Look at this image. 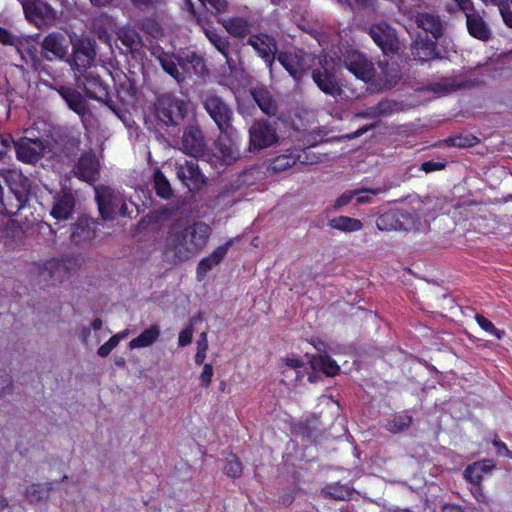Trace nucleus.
Here are the masks:
<instances>
[{
    "instance_id": "nucleus-1",
    "label": "nucleus",
    "mask_w": 512,
    "mask_h": 512,
    "mask_svg": "<svg viewBox=\"0 0 512 512\" xmlns=\"http://www.w3.org/2000/svg\"><path fill=\"white\" fill-rule=\"evenodd\" d=\"M212 228L204 221L173 224L167 233L163 256L172 265L198 255L208 244Z\"/></svg>"
},
{
    "instance_id": "nucleus-2",
    "label": "nucleus",
    "mask_w": 512,
    "mask_h": 512,
    "mask_svg": "<svg viewBox=\"0 0 512 512\" xmlns=\"http://www.w3.org/2000/svg\"><path fill=\"white\" fill-rule=\"evenodd\" d=\"M200 102L221 135L231 138L237 134L233 126L234 112L229 102L214 91H204Z\"/></svg>"
},
{
    "instance_id": "nucleus-3",
    "label": "nucleus",
    "mask_w": 512,
    "mask_h": 512,
    "mask_svg": "<svg viewBox=\"0 0 512 512\" xmlns=\"http://www.w3.org/2000/svg\"><path fill=\"white\" fill-rule=\"evenodd\" d=\"M72 51L66 62L74 73V80L80 82L82 75L94 64L97 56L96 41L87 36L77 37L71 41Z\"/></svg>"
},
{
    "instance_id": "nucleus-4",
    "label": "nucleus",
    "mask_w": 512,
    "mask_h": 512,
    "mask_svg": "<svg viewBox=\"0 0 512 512\" xmlns=\"http://www.w3.org/2000/svg\"><path fill=\"white\" fill-rule=\"evenodd\" d=\"M476 68H462L454 71L449 77L441 78L439 81L429 84L425 90L435 93L437 96H444L458 90H467L478 87L482 79L476 75Z\"/></svg>"
},
{
    "instance_id": "nucleus-5",
    "label": "nucleus",
    "mask_w": 512,
    "mask_h": 512,
    "mask_svg": "<svg viewBox=\"0 0 512 512\" xmlns=\"http://www.w3.org/2000/svg\"><path fill=\"white\" fill-rule=\"evenodd\" d=\"M94 190L99 212L104 220H112L116 215H129L125 198L119 191L107 185L95 186Z\"/></svg>"
},
{
    "instance_id": "nucleus-6",
    "label": "nucleus",
    "mask_w": 512,
    "mask_h": 512,
    "mask_svg": "<svg viewBox=\"0 0 512 512\" xmlns=\"http://www.w3.org/2000/svg\"><path fill=\"white\" fill-rule=\"evenodd\" d=\"M156 117L166 126L179 125L188 113V102L171 93H165L157 98Z\"/></svg>"
},
{
    "instance_id": "nucleus-7",
    "label": "nucleus",
    "mask_w": 512,
    "mask_h": 512,
    "mask_svg": "<svg viewBox=\"0 0 512 512\" xmlns=\"http://www.w3.org/2000/svg\"><path fill=\"white\" fill-rule=\"evenodd\" d=\"M315 60V55L302 50L280 51L277 55V61L296 82H299L314 67Z\"/></svg>"
},
{
    "instance_id": "nucleus-8",
    "label": "nucleus",
    "mask_w": 512,
    "mask_h": 512,
    "mask_svg": "<svg viewBox=\"0 0 512 512\" xmlns=\"http://www.w3.org/2000/svg\"><path fill=\"white\" fill-rule=\"evenodd\" d=\"M319 67L312 69V79L317 87L325 94L332 97L340 96L343 92L331 64L333 59L326 54L316 57Z\"/></svg>"
},
{
    "instance_id": "nucleus-9",
    "label": "nucleus",
    "mask_w": 512,
    "mask_h": 512,
    "mask_svg": "<svg viewBox=\"0 0 512 512\" xmlns=\"http://www.w3.org/2000/svg\"><path fill=\"white\" fill-rule=\"evenodd\" d=\"M368 34L385 55H395L399 53L401 43L397 31L387 21L381 20L372 23L369 27Z\"/></svg>"
},
{
    "instance_id": "nucleus-10",
    "label": "nucleus",
    "mask_w": 512,
    "mask_h": 512,
    "mask_svg": "<svg viewBox=\"0 0 512 512\" xmlns=\"http://www.w3.org/2000/svg\"><path fill=\"white\" fill-rule=\"evenodd\" d=\"M279 142L275 124L258 119L249 128V151H260Z\"/></svg>"
},
{
    "instance_id": "nucleus-11",
    "label": "nucleus",
    "mask_w": 512,
    "mask_h": 512,
    "mask_svg": "<svg viewBox=\"0 0 512 512\" xmlns=\"http://www.w3.org/2000/svg\"><path fill=\"white\" fill-rule=\"evenodd\" d=\"M162 69L181 84L186 80V67L188 64L200 65L203 60L196 53L192 52L185 57L162 52L157 57Z\"/></svg>"
},
{
    "instance_id": "nucleus-12",
    "label": "nucleus",
    "mask_w": 512,
    "mask_h": 512,
    "mask_svg": "<svg viewBox=\"0 0 512 512\" xmlns=\"http://www.w3.org/2000/svg\"><path fill=\"white\" fill-rule=\"evenodd\" d=\"M25 19L38 28L53 25L57 11L44 0H19Z\"/></svg>"
},
{
    "instance_id": "nucleus-13",
    "label": "nucleus",
    "mask_w": 512,
    "mask_h": 512,
    "mask_svg": "<svg viewBox=\"0 0 512 512\" xmlns=\"http://www.w3.org/2000/svg\"><path fill=\"white\" fill-rule=\"evenodd\" d=\"M76 83L78 86L83 87L89 98L104 102L118 117H121L122 110L109 97L107 87L99 76L87 71L82 75L81 81Z\"/></svg>"
},
{
    "instance_id": "nucleus-14",
    "label": "nucleus",
    "mask_w": 512,
    "mask_h": 512,
    "mask_svg": "<svg viewBox=\"0 0 512 512\" xmlns=\"http://www.w3.org/2000/svg\"><path fill=\"white\" fill-rule=\"evenodd\" d=\"M175 172L178 179L190 191H198L206 184V176L200 169L197 160L177 161Z\"/></svg>"
},
{
    "instance_id": "nucleus-15",
    "label": "nucleus",
    "mask_w": 512,
    "mask_h": 512,
    "mask_svg": "<svg viewBox=\"0 0 512 512\" xmlns=\"http://www.w3.org/2000/svg\"><path fill=\"white\" fill-rule=\"evenodd\" d=\"M433 201L431 199H427L423 206L416 209L413 212L408 211H400L399 221L400 230L405 231H422L429 228V220L428 217L431 214V211L434 207H430V204Z\"/></svg>"
},
{
    "instance_id": "nucleus-16",
    "label": "nucleus",
    "mask_w": 512,
    "mask_h": 512,
    "mask_svg": "<svg viewBox=\"0 0 512 512\" xmlns=\"http://www.w3.org/2000/svg\"><path fill=\"white\" fill-rule=\"evenodd\" d=\"M207 148L202 129L198 124H190L183 129L180 149L183 153L198 158Z\"/></svg>"
},
{
    "instance_id": "nucleus-17",
    "label": "nucleus",
    "mask_w": 512,
    "mask_h": 512,
    "mask_svg": "<svg viewBox=\"0 0 512 512\" xmlns=\"http://www.w3.org/2000/svg\"><path fill=\"white\" fill-rule=\"evenodd\" d=\"M41 54L47 61L64 60L68 56V44L65 36L59 32L47 34L40 43Z\"/></svg>"
},
{
    "instance_id": "nucleus-18",
    "label": "nucleus",
    "mask_w": 512,
    "mask_h": 512,
    "mask_svg": "<svg viewBox=\"0 0 512 512\" xmlns=\"http://www.w3.org/2000/svg\"><path fill=\"white\" fill-rule=\"evenodd\" d=\"M77 266V260L73 257L53 258L39 266V273L61 282L67 279Z\"/></svg>"
},
{
    "instance_id": "nucleus-19",
    "label": "nucleus",
    "mask_w": 512,
    "mask_h": 512,
    "mask_svg": "<svg viewBox=\"0 0 512 512\" xmlns=\"http://www.w3.org/2000/svg\"><path fill=\"white\" fill-rule=\"evenodd\" d=\"M100 168L97 156L92 152H86L74 164L71 173L84 182L92 183L99 179Z\"/></svg>"
},
{
    "instance_id": "nucleus-20",
    "label": "nucleus",
    "mask_w": 512,
    "mask_h": 512,
    "mask_svg": "<svg viewBox=\"0 0 512 512\" xmlns=\"http://www.w3.org/2000/svg\"><path fill=\"white\" fill-rule=\"evenodd\" d=\"M16 156L19 161L33 164L41 159L45 145L40 139L23 137L14 143Z\"/></svg>"
},
{
    "instance_id": "nucleus-21",
    "label": "nucleus",
    "mask_w": 512,
    "mask_h": 512,
    "mask_svg": "<svg viewBox=\"0 0 512 512\" xmlns=\"http://www.w3.org/2000/svg\"><path fill=\"white\" fill-rule=\"evenodd\" d=\"M345 67L357 78L367 82L374 76V65L360 52H349L344 58Z\"/></svg>"
},
{
    "instance_id": "nucleus-22",
    "label": "nucleus",
    "mask_w": 512,
    "mask_h": 512,
    "mask_svg": "<svg viewBox=\"0 0 512 512\" xmlns=\"http://www.w3.org/2000/svg\"><path fill=\"white\" fill-rule=\"evenodd\" d=\"M247 45L251 46L259 58H269L278 51V42L273 35L265 32L252 34L248 37Z\"/></svg>"
},
{
    "instance_id": "nucleus-23",
    "label": "nucleus",
    "mask_w": 512,
    "mask_h": 512,
    "mask_svg": "<svg viewBox=\"0 0 512 512\" xmlns=\"http://www.w3.org/2000/svg\"><path fill=\"white\" fill-rule=\"evenodd\" d=\"M415 23L418 28L431 34L432 38L438 40L444 33L446 24L438 14L432 12H419L415 15Z\"/></svg>"
},
{
    "instance_id": "nucleus-24",
    "label": "nucleus",
    "mask_w": 512,
    "mask_h": 512,
    "mask_svg": "<svg viewBox=\"0 0 512 512\" xmlns=\"http://www.w3.org/2000/svg\"><path fill=\"white\" fill-rule=\"evenodd\" d=\"M318 157L313 155V157L309 158L308 154L305 151L299 152L297 154L290 153V154H283L279 155L276 158H274L269 168L273 172H283L287 170L288 168L293 167L297 163L300 164H314L318 162Z\"/></svg>"
},
{
    "instance_id": "nucleus-25",
    "label": "nucleus",
    "mask_w": 512,
    "mask_h": 512,
    "mask_svg": "<svg viewBox=\"0 0 512 512\" xmlns=\"http://www.w3.org/2000/svg\"><path fill=\"white\" fill-rule=\"evenodd\" d=\"M436 41L437 40L435 39L418 35L411 44V54L414 59L425 62L440 58L439 52L437 51Z\"/></svg>"
},
{
    "instance_id": "nucleus-26",
    "label": "nucleus",
    "mask_w": 512,
    "mask_h": 512,
    "mask_svg": "<svg viewBox=\"0 0 512 512\" xmlns=\"http://www.w3.org/2000/svg\"><path fill=\"white\" fill-rule=\"evenodd\" d=\"M75 208V198L70 191L62 190L54 197L51 215L57 220H68Z\"/></svg>"
},
{
    "instance_id": "nucleus-27",
    "label": "nucleus",
    "mask_w": 512,
    "mask_h": 512,
    "mask_svg": "<svg viewBox=\"0 0 512 512\" xmlns=\"http://www.w3.org/2000/svg\"><path fill=\"white\" fill-rule=\"evenodd\" d=\"M14 47L27 66L35 71L40 68L42 61L38 56V49L30 37H19Z\"/></svg>"
},
{
    "instance_id": "nucleus-28",
    "label": "nucleus",
    "mask_w": 512,
    "mask_h": 512,
    "mask_svg": "<svg viewBox=\"0 0 512 512\" xmlns=\"http://www.w3.org/2000/svg\"><path fill=\"white\" fill-rule=\"evenodd\" d=\"M231 245L232 240L228 241L222 246L217 247L209 256L200 260L196 271L197 279L199 281H202L210 270L222 262Z\"/></svg>"
},
{
    "instance_id": "nucleus-29",
    "label": "nucleus",
    "mask_w": 512,
    "mask_h": 512,
    "mask_svg": "<svg viewBox=\"0 0 512 512\" xmlns=\"http://www.w3.org/2000/svg\"><path fill=\"white\" fill-rule=\"evenodd\" d=\"M466 27L469 34L480 41L486 42L492 36L489 25L477 11L469 12L466 16Z\"/></svg>"
},
{
    "instance_id": "nucleus-30",
    "label": "nucleus",
    "mask_w": 512,
    "mask_h": 512,
    "mask_svg": "<svg viewBox=\"0 0 512 512\" xmlns=\"http://www.w3.org/2000/svg\"><path fill=\"white\" fill-rule=\"evenodd\" d=\"M116 27V22L113 17L108 14L102 13L91 20L90 29L104 43L110 45L111 32Z\"/></svg>"
},
{
    "instance_id": "nucleus-31",
    "label": "nucleus",
    "mask_w": 512,
    "mask_h": 512,
    "mask_svg": "<svg viewBox=\"0 0 512 512\" xmlns=\"http://www.w3.org/2000/svg\"><path fill=\"white\" fill-rule=\"evenodd\" d=\"M57 92L65 100L68 107L79 116L83 117L87 114L88 107L80 92L67 86H60L57 88Z\"/></svg>"
},
{
    "instance_id": "nucleus-32",
    "label": "nucleus",
    "mask_w": 512,
    "mask_h": 512,
    "mask_svg": "<svg viewBox=\"0 0 512 512\" xmlns=\"http://www.w3.org/2000/svg\"><path fill=\"white\" fill-rule=\"evenodd\" d=\"M225 30L235 38L243 39L249 37L253 28V23L245 17H230L222 23Z\"/></svg>"
},
{
    "instance_id": "nucleus-33",
    "label": "nucleus",
    "mask_w": 512,
    "mask_h": 512,
    "mask_svg": "<svg viewBox=\"0 0 512 512\" xmlns=\"http://www.w3.org/2000/svg\"><path fill=\"white\" fill-rule=\"evenodd\" d=\"M231 138L225 137L220 134L216 142L217 157L221 159L223 164L231 165L240 158V152L235 144L232 143Z\"/></svg>"
},
{
    "instance_id": "nucleus-34",
    "label": "nucleus",
    "mask_w": 512,
    "mask_h": 512,
    "mask_svg": "<svg viewBox=\"0 0 512 512\" xmlns=\"http://www.w3.org/2000/svg\"><path fill=\"white\" fill-rule=\"evenodd\" d=\"M251 95L264 114L268 116H275L277 114V102L266 88H255L251 91Z\"/></svg>"
},
{
    "instance_id": "nucleus-35",
    "label": "nucleus",
    "mask_w": 512,
    "mask_h": 512,
    "mask_svg": "<svg viewBox=\"0 0 512 512\" xmlns=\"http://www.w3.org/2000/svg\"><path fill=\"white\" fill-rule=\"evenodd\" d=\"M13 195H8L6 200L3 198L0 209V214L15 215L24 205L27 200V189L22 190L11 189Z\"/></svg>"
},
{
    "instance_id": "nucleus-36",
    "label": "nucleus",
    "mask_w": 512,
    "mask_h": 512,
    "mask_svg": "<svg viewBox=\"0 0 512 512\" xmlns=\"http://www.w3.org/2000/svg\"><path fill=\"white\" fill-rule=\"evenodd\" d=\"M310 363L313 369H320L327 376H335L338 374L340 367L328 354L324 353L319 356H311Z\"/></svg>"
},
{
    "instance_id": "nucleus-37",
    "label": "nucleus",
    "mask_w": 512,
    "mask_h": 512,
    "mask_svg": "<svg viewBox=\"0 0 512 512\" xmlns=\"http://www.w3.org/2000/svg\"><path fill=\"white\" fill-rule=\"evenodd\" d=\"M160 336V327L158 325H152L145 329L138 337L132 339L129 342L131 349L144 348L151 346Z\"/></svg>"
},
{
    "instance_id": "nucleus-38",
    "label": "nucleus",
    "mask_w": 512,
    "mask_h": 512,
    "mask_svg": "<svg viewBox=\"0 0 512 512\" xmlns=\"http://www.w3.org/2000/svg\"><path fill=\"white\" fill-rule=\"evenodd\" d=\"M328 226L342 232H356L362 229L363 224L359 219L348 216H338L328 221Z\"/></svg>"
},
{
    "instance_id": "nucleus-39",
    "label": "nucleus",
    "mask_w": 512,
    "mask_h": 512,
    "mask_svg": "<svg viewBox=\"0 0 512 512\" xmlns=\"http://www.w3.org/2000/svg\"><path fill=\"white\" fill-rule=\"evenodd\" d=\"M117 38L126 47L127 52L137 51L142 45L140 35L132 28L119 29Z\"/></svg>"
},
{
    "instance_id": "nucleus-40",
    "label": "nucleus",
    "mask_w": 512,
    "mask_h": 512,
    "mask_svg": "<svg viewBox=\"0 0 512 512\" xmlns=\"http://www.w3.org/2000/svg\"><path fill=\"white\" fill-rule=\"evenodd\" d=\"M204 33L210 43L226 58L229 57L230 42L227 37L219 34L213 28H205Z\"/></svg>"
},
{
    "instance_id": "nucleus-41",
    "label": "nucleus",
    "mask_w": 512,
    "mask_h": 512,
    "mask_svg": "<svg viewBox=\"0 0 512 512\" xmlns=\"http://www.w3.org/2000/svg\"><path fill=\"white\" fill-rule=\"evenodd\" d=\"M94 237V232L87 221H78L73 226L71 234L72 241L81 244L90 241Z\"/></svg>"
},
{
    "instance_id": "nucleus-42",
    "label": "nucleus",
    "mask_w": 512,
    "mask_h": 512,
    "mask_svg": "<svg viewBox=\"0 0 512 512\" xmlns=\"http://www.w3.org/2000/svg\"><path fill=\"white\" fill-rule=\"evenodd\" d=\"M399 217L400 211L386 212L377 220V227L382 231L400 230V227H398L400 224Z\"/></svg>"
},
{
    "instance_id": "nucleus-43",
    "label": "nucleus",
    "mask_w": 512,
    "mask_h": 512,
    "mask_svg": "<svg viewBox=\"0 0 512 512\" xmlns=\"http://www.w3.org/2000/svg\"><path fill=\"white\" fill-rule=\"evenodd\" d=\"M154 188L156 193L164 199H169L173 194L169 181L160 170L154 172Z\"/></svg>"
},
{
    "instance_id": "nucleus-44",
    "label": "nucleus",
    "mask_w": 512,
    "mask_h": 512,
    "mask_svg": "<svg viewBox=\"0 0 512 512\" xmlns=\"http://www.w3.org/2000/svg\"><path fill=\"white\" fill-rule=\"evenodd\" d=\"M412 421V416L408 414L397 415L387 423L386 428L391 433L397 434L407 430L411 426Z\"/></svg>"
},
{
    "instance_id": "nucleus-45",
    "label": "nucleus",
    "mask_w": 512,
    "mask_h": 512,
    "mask_svg": "<svg viewBox=\"0 0 512 512\" xmlns=\"http://www.w3.org/2000/svg\"><path fill=\"white\" fill-rule=\"evenodd\" d=\"M479 142V139L472 135H457L449 137L446 143L451 147L466 148L472 147Z\"/></svg>"
},
{
    "instance_id": "nucleus-46",
    "label": "nucleus",
    "mask_w": 512,
    "mask_h": 512,
    "mask_svg": "<svg viewBox=\"0 0 512 512\" xmlns=\"http://www.w3.org/2000/svg\"><path fill=\"white\" fill-rule=\"evenodd\" d=\"M201 4L213 15L225 13L228 10L227 0H199Z\"/></svg>"
},
{
    "instance_id": "nucleus-47",
    "label": "nucleus",
    "mask_w": 512,
    "mask_h": 512,
    "mask_svg": "<svg viewBox=\"0 0 512 512\" xmlns=\"http://www.w3.org/2000/svg\"><path fill=\"white\" fill-rule=\"evenodd\" d=\"M134 8L140 11H150L166 4V0H130Z\"/></svg>"
},
{
    "instance_id": "nucleus-48",
    "label": "nucleus",
    "mask_w": 512,
    "mask_h": 512,
    "mask_svg": "<svg viewBox=\"0 0 512 512\" xmlns=\"http://www.w3.org/2000/svg\"><path fill=\"white\" fill-rule=\"evenodd\" d=\"M475 320L477 321V323L479 324V326L485 330L486 332L496 336V338L498 339H501L504 335V332L503 331H500L498 330L494 324L488 320L487 318H485L483 315L481 314H476L475 315Z\"/></svg>"
},
{
    "instance_id": "nucleus-49",
    "label": "nucleus",
    "mask_w": 512,
    "mask_h": 512,
    "mask_svg": "<svg viewBox=\"0 0 512 512\" xmlns=\"http://www.w3.org/2000/svg\"><path fill=\"white\" fill-rule=\"evenodd\" d=\"M45 495L44 489L40 484H32L25 491V498L30 503L41 501Z\"/></svg>"
},
{
    "instance_id": "nucleus-50",
    "label": "nucleus",
    "mask_w": 512,
    "mask_h": 512,
    "mask_svg": "<svg viewBox=\"0 0 512 512\" xmlns=\"http://www.w3.org/2000/svg\"><path fill=\"white\" fill-rule=\"evenodd\" d=\"M224 471L229 477H239L242 474V464L238 458L232 456L227 460Z\"/></svg>"
},
{
    "instance_id": "nucleus-51",
    "label": "nucleus",
    "mask_w": 512,
    "mask_h": 512,
    "mask_svg": "<svg viewBox=\"0 0 512 512\" xmlns=\"http://www.w3.org/2000/svg\"><path fill=\"white\" fill-rule=\"evenodd\" d=\"M464 475L471 483H479L483 475V466L478 465V463H474L466 468Z\"/></svg>"
},
{
    "instance_id": "nucleus-52",
    "label": "nucleus",
    "mask_w": 512,
    "mask_h": 512,
    "mask_svg": "<svg viewBox=\"0 0 512 512\" xmlns=\"http://www.w3.org/2000/svg\"><path fill=\"white\" fill-rule=\"evenodd\" d=\"M195 318L190 319L189 325L179 333L178 344L180 347H185L192 342Z\"/></svg>"
},
{
    "instance_id": "nucleus-53",
    "label": "nucleus",
    "mask_w": 512,
    "mask_h": 512,
    "mask_svg": "<svg viewBox=\"0 0 512 512\" xmlns=\"http://www.w3.org/2000/svg\"><path fill=\"white\" fill-rule=\"evenodd\" d=\"M376 108L377 112L379 113V117H382L395 111L397 108V103L390 100H383L376 105Z\"/></svg>"
},
{
    "instance_id": "nucleus-54",
    "label": "nucleus",
    "mask_w": 512,
    "mask_h": 512,
    "mask_svg": "<svg viewBox=\"0 0 512 512\" xmlns=\"http://www.w3.org/2000/svg\"><path fill=\"white\" fill-rule=\"evenodd\" d=\"M362 191H346L335 202L334 208H340L347 205L355 196L359 195Z\"/></svg>"
},
{
    "instance_id": "nucleus-55",
    "label": "nucleus",
    "mask_w": 512,
    "mask_h": 512,
    "mask_svg": "<svg viewBox=\"0 0 512 512\" xmlns=\"http://www.w3.org/2000/svg\"><path fill=\"white\" fill-rule=\"evenodd\" d=\"M13 138L8 134H0V158L5 156L14 144Z\"/></svg>"
},
{
    "instance_id": "nucleus-56",
    "label": "nucleus",
    "mask_w": 512,
    "mask_h": 512,
    "mask_svg": "<svg viewBox=\"0 0 512 512\" xmlns=\"http://www.w3.org/2000/svg\"><path fill=\"white\" fill-rule=\"evenodd\" d=\"M118 345H117V339L116 338H110L107 342H105L103 345H101L99 348H98V351H97V354L102 357V358H105L107 357L111 351L116 348Z\"/></svg>"
},
{
    "instance_id": "nucleus-57",
    "label": "nucleus",
    "mask_w": 512,
    "mask_h": 512,
    "mask_svg": "<svg viewBox=\"0 0 512 512\" xmlns=\"http://www.w3.org/2000/svg\"><path fill=\"white\" fill-rule=\"evenodd\" d=\"M12 379L8 375L0 376V396H4L6 394H10L12 392Z\"/></svg>"
},
{
    "instance_id": "nucleus-58",
    "label": "nucleus",
    "mask_w": 512,
    "mask_h": 512,
    "mask_svg": "<svg viewBox=\"0 0 512 512\" xmlns=\"http://www.w3.org/2000/svg\"><path fill=\"white\" fill-rule=\"evenodd\" d=\"M212 376H213V367L211 364H205L204 367H203V371L200 375V381H201V384L204 386V387H209L210 383H211V379H212Z\"/></svg>"
},
{
    "instance_id": "nucleus-59",
    "label": "nucleus",
    "mask_w": 512,
    "mask_h": 512,
    "mask_svg": "<svg viewBox=\"0 0 512 512\" xmlns=\"http://www.w3.org/2000/svg\"><path fill=\"white\" fill-rule=\"evenodd\" d=\"M18 38H19L18 36L13 35L8 30L0 27V42L1 43L5 44V45L14 46V44L16 43Z\"/></svg>"
},
{
    "instance_id": "nucleus-60",
    "label": "nucleus",
    "mask_w": 512,
    "mask_h": 512,
    "mask_svg": "<svg viewBox=\"0 0 512 512\" xmlns=\"http://www.w3.org/2000/svg\"><path fill=\"white\" fill-rule=\"evenodd\" d=\"M499 11L505 24L512 28V10L510 9L509 5L502 3L499 6Z\"/></svg>"
},
{
    "instance_id": "nucleus-61",
    "label": "nucleus",
    "mask_w": 512,
    "mask_h": 512,
    "mask_svg": "<svg viewBox=\"0 0 512 512\" xmlns=\"http://www.w3.org/2000/svg\"><path fill=\"white\" fill-rule=\"evenodd\" d=\"M454 2L457 4L458 8L464 12L465 17L469 12L476 11L471 0H454Z\"/></svg>"
},
{
    "instance_id": "nucleus-62",
    "label": "nucleus",
    "mask_w": 512,
    "mask_h": 512,
    "mask_svg": "<svg viewBox=\"0 0 512 512\" xmlns=\"http://www.w3.org/2000/svg\"><path fill=\"white\" fill-rule=\"evenodd\" d=\"M444 167H445L444 163L434 162V161H427V162H424L421 165V169L423 171H425L426 173L433 172V171H436V170H441Z\"/></svg>"
},
{
    "instance_id": "nucleus-63",
    "label": "nucleus",
    "mask_w": 512,
    "mask_h": 512,
    "mask_svg": "<svg viewBox=\"0 0 512 512\" xmlns=\"http://www.w3.org/2000/svg\"><path fill=\"white\" fill-rule=\"evenodd\" d=\"M357 117L361 118H379V113L377 112L376 105L372 107H368L365 110L357 113Z\"/></svg>"
},
{
    "instance_id": "nucleus-64",
    "label": "nucleus",
    "mask_w": 512,
    "mask_h": 512,
    "mask_svg": "<svg viewBox=\"0 0 512 512\" xmlns=\"http://www.w3.org/2000/svg\"><path fill=\"white\" fill-rule=\"evenodd\" d=\"M283 361H284L285 365L287 367H289L290 369L297 370V369L302 368L304 366L303 361H301L300 359H297V358L287 357Z\"/></svg>"
}]
</instances>
